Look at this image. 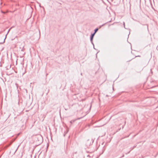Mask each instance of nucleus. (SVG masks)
Here are the masks:
<instances>
[{"label":"nucleus","mask_w":158,"mask_h":158,"mask_svg":"<svg viewBox=\"0 0 158 158\" xmlns=\"http://www.w3.org/2000/svg\"><path fill=\"white\" fill-rule=\"evenodd\" d=\"M94 140L93 139H89L87 140L85 142V145L87 147H89L91 145H92L93 143Z\"/></svg>","instance_id":"f03ea898"},{"label":"nucleus","mask_w":158,"mask_h":158,"mask_svg":"<svg viewBox=\"0 0 158 158\" xmlns=\"http://www.w3.org/2000/svg\"><path fill=\"white\" fill-rule=\"evenodd\" d=\"M150 72H151V74H152V69H150Z\"/></svg>","instance_id":"dca6fc26"},{"label":"nucleus","mask_w":158,"mask_h":158,"mask_svg":"<svg viewBox=\"0 0 158 158\" xmlns=\"http://www.w3.org/2000/svg\"><path fill=\"white\" fill-rule=\"evenodd\" d=\"M111 21H109V22H107V23H105L103 24H102V25L101 26H104V25L105 24H106V23H109V22H110Z\"/></svg>","instance_id":"1a4fd4ad"},{"label":"nucleus","mask_w":158,"mask_h":158,"mask_svg":"<svg viewBox=\"0 0 158 158\" xmlns=\"http://www.w3.org/2000/svg\"><path fill=\"white\" fill-rule=\"evenodd\" d=\"M135 57H140V56L139 55V56H136Z\"/></svg>","instance_id":"aec40b11"},{"label":"nucleus","mask_w":158,"mask_h":158,"mask_svg":"<svg viewBox=\"0 0 158 158\" xmlns=\"http://www.w3.org/2000/svg\"><path fill=\"white\" fill-rule=\"evenodd\" d=\"M2 13H4L3 11H2Z\"/></svg>","instance_id":"412c9836"},{"label":"nucleus","mask_w":158,"mask_h":158,"mask_svg":"<svg viewBox=\"0 0 158 158\" xmlns=\"http://www.w3.org/2000/svg\"><path fill=\"white\" fill-rule=\"evenodd\" d=\"M108 95H106V97H108Z\"/></svg>","instance_id":"a878e982"},{"label":"nucleus","mask_w":158,"mask_h":158,"mask_svg":"<svg viewBox=\"0 0 158 158\" xmlns=\"http://www.w3.org/2000/svg\"><path fill=\"white\" fill-rule=\"evenodd\" d=\"M131 134V133H130L127 136H125V137H123V138H122L121 139V140H122L124 138H127V137H129V135H130Z\"/></svg>","instance_id":"6e6552de"},{"label":"nucleus","mask_w":158,"mask_h":158,"mask_svg":"<svg viewBox=\"0 0 158 158\" xmlns=\"http://www.w3.org/2000/svg\"><path fill=\"white\" fill-rule=\"evenodd\" d=\"M76 120V119H75V120H71L70 121V123H71V124H72V123H73Z\"/></svg>","instance_id":"39448f33"},{"label":"nucleus","mask_w":158,"mask_h":158,"mask_svg":"<svg viewBox=\"0 0 158 158\" xmlns=\"http://www.w3.org/2000/svg\"><path fill=\"white\" fill-rule=\"evenodd\" d=\"M136 145H135V146H134L133 147V148L131 149V150H133V149H134L136 147Z\"/></svg>","instance_id":"9b49d317"},{"label":"nucleus","mask_w":158,"mask_h":158,"mask_svg":"<svg viewBox=\"0 0 158 158\" xmlns=\"http://www.w3.org/2000/svg\"><path fill=\"white\" fill-rule=\"evenodd\" d=\"M6 36L5 39H4V41L3 42H0V44H2L4 43L5 42V39H6Z\"/></svg>","instance_id":"423d86ee"},{"label":"nucleus","mask_w":158,"mask_h":158,"mask_svg":"<svg viewBox=\"0 0 158 158\" xmlns=\"http://www.w3.org/2000/svg\"><path fill=\"white\" fill-rule=\"evenodd\" d=\"M2 65L1 64V62H0V67H2Z\"/></svg>","instance_id":"a211bd4d"},{"label":"nucleus","mask_w":158,"mask_h":158,"mask_svg":"<svg viewBox=\"0 0 158 158\" xmlns=\"http://www.w3.org/2000/svg\"><path fill=\"white\" fill-rule=\"evenodd\" d=\"M11 28H10L9 30L7 32V34L6 35V36H7V34H8V33H9V31H10V29H11Z\"/></svg>","instance_id":"ddd939ff"},{"label":"nucleus","mask_w":158,"mask_h":158,"mask_svg":"<svg viewBox=\"0 0 158 158\" xmlns=\"http://www.w3.org/2000/svg\"><path fill=\"white\" fill-rule=\"evenodd\" d=\"M91 43L93 45V46H94V49H95V48H94V43H93V40H92V41H91Z\"/></svg>","instance_id":"f8f14e48"},{"label":"nucleus","mask_w":158,"mask_h":158,"mask_svg":"<svg viewBox=\"0 0 158 158\" xmlns=\"http://www.w3.org/2000/svg\"><path fill=\"white\" fill-rule=\"evenodd\" d=\"M81 75H82V73H81Z\"/></svg>","instance_id":"4be33fe9"},{"label":"nucleus","mask_w":158,"mask_h":158,"mask_svg":"<svg viewBox=\"0 0 158 158\" xmlns=\"http://www.w3.org/2000/svg\"><path fill=\"white\" fill-rule=\"evenodd\" d=\"M24 47H23V48L21 49V51H24Z\"/></svg>","instance_id":"4468645a"},{"label":"nucleus","mask_w":158,"mask_h":158,"mask_svg":"<svg viewBox=\"0 0 158 158\" xmlns=\"http://www.w3.org/2000/svg\"><path fill=\"white\" fill-rule=\"evenodd\" d=\"M43 137L41 136H39L37 137V140L36 141V142L37 144L38 145L41 143L43 142Z\"/></svg>","instance_id":"f257e3e1"},{"label":"nucleus","mask_w":158,"mask_h":158,"mask_svg":"<svg viewBox=\"0 0 158 158\" xmlns=\"http://www.w3.org/2000/svg\"><path fill=\"white\" fill-rule=\"evenodd\" d=\"M94 35H95V34L93 33L91 34V35L90 36V41L92 42V40H93V38H94Z\"/></svg>","instance_id":"7ed1b4c3"},{"label":"nucleus","mask_w":158,"mask_h":158,"mask_svg":"<svg viewBox=\"0 0 158 158\" xmlns=\"http://www.w3.org/2000/svg\"><path fill=\"white\" fill-rule=\"evenodd\" d=\"M124 156V155L123 154V155L120 158H122Z\"/></svg>","instance_id":"f3484780"},{"label":"nucleus","mask_w":158,"mask_h":158,"mask_svg":"<svg viewBox=\"0 0 158 158\" xmlns=\"http://www.w3.org/2000/svg\"><path fill=\"white\" fill-rule=\"evenodd\" d=\"M114 24V23H113V24H112L111 25H113Z\"/></svg>","instance_id":"393cba45"},{"label":"nucleus","mask_w":158,"mask_h":158,"mask_svg":"<svg viewBox=\"0 0 158 158\" xmlns=\"http://www.w3.org/2000/svg\"><path fill=\"white\" fill-rule=\"evenodd\" d=\"M130 152V151L129 152H128V153H129Z\"/></svg>","instance_id":"b1692460"},{"label":"nucleus","mask_w":158,"mask_h":158,"mask_svg":"<svg viewBox=\"0 0 158 158\" xmlns=\"http://www.w3.org/2000/svg\"><path fill=\"white\" fill-rule=\"evenodd\" d=\"M15 85H16V86L17 88H18V87L19 86L18 84H17V83H16L15 84Z\"/></svg>","instance_id":"2eb2a0df"},{"label":"nucleus","mask_w":158,"mask_h":158,"mask_svg":"<svg viewBox=\"0 0 158 158\" xmlns=\"http://www.w3.org/2000/svg\"><path fill=\"white\" fill-rule=\"evenodd\" d=\"M68 131L66 130V131L64 132V136H65V135L68 133Z\"/></svg>","instance_id":"0eeeda50"},{"label":"nucleus","mask_w":158,"mask_h":158,"mask_svg":"<svg viewBox=\"0 0 158 158\" xmlns=\"http://www.w3.org/2000/svg\"><path fill=\"white\" fill-rule=\"evenodd\" d=\"M123 26H124V28H125V29H126V28H125V22H123Z\"/></svg>","instance_id":"9d476101"},{"label":"nucleus","mask_w":158,"mask_h":158,"mask_svg":"<svg viewBox=\"0 0 158 158\" xmlns=\"http://www.w3.org/2000/svg\"><path fill=\"white\" fill-rule=\"evenodd\" d=\"M26 92H27V89H26Z\"/></svg>","instance_id":"5701e85b"},{"label":"nucleus","mask_w":158,"mask_h":158,"mask_svg":"<svg viewBox=\"0 0 158 158\" xmlns=\"http://www.w3.org/2000/svg\"><path fill=\"white\" fill-rule=\"evenodd\" d=\"M52 104H53V106H55L56 104V103H52Z\"/></svg>","instance_id":"6ab92c4d"},{"label":"nucleus","mask_w":158,"mask_h":158,"mask_svg":"<svg viewBox=\"0 0 158 158\" xmlns=\"http://www.w3.org/2000/svg\"><path fill=\"white\" fill-rule=\"evenodd\" d=\"M98 28H95L94 30V32L93 33V34H95L98 31Z\"/></svg>","instance_id":"20e7f679"}]
</instances>
